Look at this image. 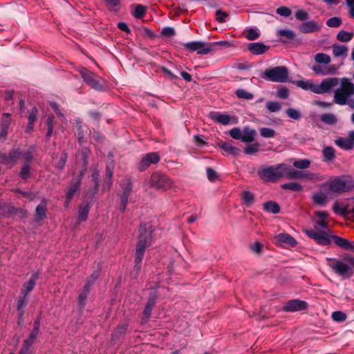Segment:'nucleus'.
I'll return each mask as SVG.
<instances>
[{"mask_svg":"<svg viewBox=\"0 0 354 354\" xmlns=\"http://www.w3.org/2000/svg\"><path fill=\"white\" fill-rule=\"evenodd\" d=\"M152 225L150 223L140 225L135 258V268L138 270H140L146 248L152 243Z\"/></svg>","mask_w":354,"mask_h":354,"instance_id":"1","label":"nucleus"},{"mask_svg":"<svg viewBox=\"0 0 354 354\" xmlns=\"http://www.w3.org/2000/svg\"><path fill=\"white\" fill-rule=\"evenodd\" d=\"M327 261L333 271L343 279H348L353 274L354 257L346 254L343 259L328 258Z\"/></svg>","mask_w":354,"mask_h":354,"instance_id":"2","label":"nucleus"},{"mask_svg":"<svg viewBox=\"0 0 354 354\" xmlns=\"http://www.w3.org/2000/svg\"><path fill=\"white\" fill-rule=\"evenodd\" d=\"M90 150L87 148H82L76 155L77 162H82V169L80 171V175L76 178L73 179L68 189L66 192V203L67 205L73 198L74 194L78 190L81 183L82 176L85 174L87 169L88 158L90 156Z\"/></svg>","mask_w":354,"mask_h":354,"instance_id":"3","label":"nucleus"},{"mask_svg":"<svg viewBox=\"0 0 354 354\" xmlns=\"http://www.w3.org/2000/svg\"><path fill=\"white\" fill-rule=\"evenodd\" d=\"M354 187V182L345 176L335 177L321 185L326 193H342L350 191Z\"/></svg>","mask_w":354,"mask_h":354,"instance_id":"4","label":"nucleus"},{"mask_svg":"<svg viewBox=\"0 0 354 354\" xmlns=\"http://www.w3.org/2000/svg\"><path fill=\"white\" fill-rule=\"evenodd\" d=\"M327 228L328 223L325 221H319L315 223L314 229H305L304 232L317 243L328 245L330 244V237L326 231Z\"/></svg>","mask_w":354,"mask_h":354,"instance_id":"5","label":"nucleus"},{"mask_svg":"<svg viewBox=\"0 0 354 354\" xmlns=\"http://www.w3.org/2000/svg\"><path fill=\"white\" fill-rule=\"evenodd\" d=\"M352 95H354V84L346 77L342 78L341 86L334 93V102L341 106L345 104L349 106L352 100L350 97Z\"/></svg>","mask_w":354,"mask_h":354,"instance_id":"6","label":"nucleus"},{"mask_svg":"<svg viewBox=\"0 0 354 354\" xmlns=\"http://www.w3.org/2000/svg\"><path fill=\"white\" fill-rule=\"evenodd\" d=\"M286 164L281 163L263 167L257 171L259 176L266 182H274L277 179L285 177Z\"/></svg>","mask_w":354,"mask_h":354,"instance_id":"7","label":"nucleus"},{"mask_svg":"<svg viewBox=\"0 0 354 354\" xmlns=\"http://www.w3.org/2000/svg\"><path fill=\"white\" fill-rule=\"evenodd\" d=\"M262 77L271 82H286L288 78V70L286 66H275L266 69Z\"/></svg>","mask_w":354,"mask_h":354,"instance_id":"8","label":"nucleus"},{"mask_svg":"<svg viewBox=\"0 0 354 354\" xmlns=\"http://www.w3.org/2000/svg\"><path fill=\"white\" fill-rule=\"evenodd\" d=\"M83 80L92 88L97 91L103 89V80L86 68L78 69Z\"/></svg>","mask_w":354,"mask_h":354,"instance_id":"9","label":"nucleus"},{"mask_svg":"<svg viewBox=\"0 0 354 354\" xmlns=\"http://www.w3.org/2000/svg\"><path fill=\"white\" fill-rule=\"evenodd\" d=\"M148 183L151 187L163 189H169L172 185V181L170 178L159 173H153L148 180Z\"/></svg>","mask_w":354,"mask_h":354,"instance_id":"10","label":"nucleus"},{"mask_svg":"<svg viewBox=\"0 0 354 354\" xmlns=\"http://www.w3.org/2000/svg\"><path fill=\"white\" fill-rule=\"evenodd\" d=\"M186 48L191 51H196L198 55H205L211 53L214 44L205 43L203 41H192L185 44Z\"/></svg>","mask_w":354,"mask_h":354,"instance_id":"11","label":"nucleus"},{"mask_svg":"<svg viewBox=\"0 0 354 354\" xmlns=\"http://www.w3.org/2000/svg\"><path fill=\"white\" fill-rule=\"evenodd\" d=\"M209 117L216 122L223 125L236 124L239 122V120L236 116H230L218 111L210 112Z\"/></svg>","mask_w":354,"mask_h":354,"instance_id":"12","label":"nucleus"},{"mask_svg":"<svg viewBox=\"0 0 354 354\" xmlns=\"http://www.w3.org/2000/svg\"><path fill=\"white\" fill-rule=\"evenodd\" d=\"M339 81L337 77H328L324 79L320 84H317V94H324L330 92L338 85Z\"/></svg>","mask_w":354,"mask_h":354,"instance_id":"13","label":"nucleus"},{"mask_svg":"<svg viewBox=\"0 0 354 354\" xmlns=\"http://www.w3.org/2000/svg\"><path fill=\"white\" fill-rule=\"evenodd\" d=\"M160 160V156L158 153L152 152L146 154L140 160L138 169L140 171L147 169L151 165L156 164Z\"/></svg>","mask_w":354,"mask_h":354,"instance_id":"14","label":"nucleus"},{"mask_svg":"<svg viewBox=\"0 0 354 354\" xmlns=\"http://www.w3.org/2000/svg\"><path fill=\"white\" fill-rule=\"evenodd\" d=\"M311 69L315 74L325 76L336 74L338 70V67L334 64L329 66H322L320 64H317L313 66Z\"/></svg>","mask_w":354,"mask_h":354,"instance_id":"15","label":"nucleus"},{"mask_svg":"<svg viewBox=\"0 0 354 354\" xmlns=\"http://www.w3.org/2000/svg\"><path fill=\"white\" fill-rule=\"evenodd\" d=\"M307 307L308 304L306 301L299 299H292L286 303L283 309L286 312H296L305 310Z\"/></svg>","mask_w":354,"mask_h":354,"instance_id":"16","label":"nucleus"},{"mask_svg":"<svg viewBox=\"0 0 354 354\" xmlns=\"http://www.w3.org/2000/svg\"><path fill=\"white\" fill-rule=\"evenodd\" d=\"M330 237L338 247L345 250L354 251V242L337 235H330Z\"/></svg>","mask_w":354,"mask_h":354,"instance_id":"17","label":"nucleus"},{"mask_svg":"<svg viewBox=\"0 0 354 354\" xmlns=\"http://www.w3.org/2000/svg\"><path fill=\"white\" fill-rule=\"evenodd\" d=\"M321 26L315 20H310L301 23L299 26V30L302 33H313L319 30Z\"/></svg>","mask_w":354,"mask_h":354,"instance_id":"18","label":"nucleus"},{"mask_svg":"<svg viewBox=\"0 0 354 354\" xmlns=\"http://www.w3.org/2000/svg\"><path fill=\"white\" fill-rule=\"evenodd\" d=\"M21 156V151L19 149H12L8 155H2L0 156V161L5 165L15 163Z\"/></svg>","mask_w":354,"mask_h":354,"instance_id":"19","label":"nucleus"},{"mask_svg":"<svg viewBox=\"0 0 354 354\" xmlns=\"http://www.w3.org/2000/svg\"><path fill=\"white\" fill-rule=\"evenodd\" d=\"M38 333L37 331L32 330L29 337L24 341L19 354H29V348L35 342Z\"/></svg>","mask_w":354,"mask_h":354,"instance_id":"20","label":"nucleus"},{"mask_svg":"<svg viewBox=\"0 0 354 354\" xmlns=\"http://www.w3.org/2000/svg\"><path fill=\"white\" fill-rule=\"evenodd\" d=\"M268 48L269 46L261 42L251 43L248 46V50L254 55H261L266 53Z\"/></svg>","mask_w":354,"mask_h":354,"instance_id":"21","label":"nucleus"},{"mask_svg":"<svg viewBox=\"0 0 354 354\" xmlns=\"http://www.w3.org/2000/svg\"><path fill=\"white\" fill-rule=\"evenodd\" d=\"M295 84L305 91H310L317 94V84L310 80H297Z\"/></svg>","mask_w":354,"mask_h":354,"instance_id":"22","label":"nucleus"},{"mask_svg":"<svg viewBox=\"0 0 354 354\" xmlns=\"http://www.w3.org/2000/svg\"><path fill=\"white\" fill-rule=\"evenodd\" d=\"M285 177L288 179H304V173L293 169L290 165H286Z\"/></svg>","mask_w":354,"mask_h":354,"instance_id":"23","label":"nucleus"},{"mask_svg":"<svg viewBox=\"0 0 354 354\" xmlns=\"http://www.w3.org/2000/svg\"><path fill=\"white\" fill-rule=\"evenodd\" d=\"M256 136L257 131L254 129L245 127L243 129L242 142H251L254 140Z\"/></svg>","mask_w":354,"mask_h":354,"instance_id":"24","label":"nucleus"},{"mask_svg":"<svg viewBox=\"0 0 354 354\" xmlns=\"http://www.w3.org/2000/svg\"><path fill=\"white\" fill-rule=\"evenodd\" d=\"M39 277V274L35 272L32 277L24 284V288L21 290V292H25L26 295H28V293L31 292L36 284V280Z\"/></svg>","mask_w":354,"mask_h":354,"instance_id":"25","label":"nucleus"},{"mask_svg":"<svg viewBox=\"0 0 354 354\" xmlns=\"http://www.w3.org/2000/svg\"><path fill=\"white\" fill-rule=\"evenodd\" d=\"M279 205L272 201H269L263 204V210L266 212L276 214L280 212Z\"/></svg>","mask_w":354,"mask_h":354,"instance_id":"26","label":"nucleus"},{"mask_svg":"<svg viewBox=\"0 0 354 354\" xmlns=\"http://www.w3.org/2000/svg\"><path fill=\"white\" fill-rule=\"evenodd\" d=\"M241 198L243 203L248 207H251L255 202L254 194L247 190L243 192Z\"/></svg>","mask_w":354,"mask_h":354,"instance_id":"27","label":"nucleus"},{"mask_svg":"<svg viewBox=\"0 0 354 354\" xmlns=\"http://www.w3.org/2000/svg\"><path fill=\"white\" fill-rule=\"evenodd\" d=\"M327 194L328 193L326 192L325 193L322 192H316L313 195L312 199L315 203L319 205H324L328 201Z\"/></svg>","mask_w":354,"mask_h":354,"instance_id":"28","label":"nucleus"},{"mask_svg":"<svg viewBox=\"0 0 354 354\" xmlns=\"http://www.w3.org/2000/svg\"><path fill=\"white\" fill-rule=\"evenodd\" d=\"M277 240L281 243H285L291 246H295L297 243V241L292 236L286 233L279 234L277 236Z\"/></svg>","mask_w":354,"mask_h":354,"instance_id":"29","label":"nucleus"},{"mask_svg":"<svg viewBox=\"0 0 354 354\" xmlns=\"http://www.w3.org/2000/svg\"><path fill=\"white\" fill-rule=\"evenodd\" d=\"M28 295L25 292H21L19 297L17 308L19 313V317L21 318L24 315V308L27 304Z\"/></svg>","mask_w":354,"mask_h":354,"instance_id":"30","label":"nucleus"},{"mask_svg":"<svg viewBox=\"0 0 354 354\" xmlns=\"http://www.w3.org/2000/svg\"><path fill=\"white\" fill-rule=\"evenodd\" d=\"M333 54L336 57H346L348 55V48L344 45L335 44L333 46Z\"/></svg>","mask_w":354,"mask_h":354,"instance_id":"31","label":"nucleus"},{"mask_svg":"<svg viewBox=\"0 0 354 354\" xmlns=\"http://www.w3.org/2000/svg\"><path fill=\"white\" fill-rule=\"evenodd\" d=\"M219 147L227 154L237 156L240 151L239 148L234 147L232 144L228 142H222L219 145Z\"/></svg>","mask_w":354,"mask_h":354,"instance_id":"32","label":"nucleus"},{"mask_svg":"<svg viewBox=\"0 0 354 354\" xmlns=\"http://www.w3.org/2000/svg\"><path fill=\"white\" fill-rule=\"evenodd\" d=\"M314 59L316 63L319 64H324L326 66H328L331 62L330 57L324 53H318L315 54L314 56Z\"/></svg>","mask_w":354,"mask_h":354,"instance_id":"33","label":"nucleus"},{"mask_svg":"<svg viewBox=\"0 0 354 354\" xmlns=\"http://www.w3.org/2000/svg\"><path fill=\"white\" fill-rule=\"evenodd\" d=\"M335 143L341 149L344 150L352 149V145L348 141V138L339 137L335 140Z\"/></svg>","mask_w":354,"mask_h":354,"instance_id":"34","label":"nucleus"},{"mask_svg":"<svg viewBox=\"0 0 354 354\" xmlns=\"http://www.w3.org/2000/svg\"><path fill=\"white\" fill-rule=\"evenodd\" d=\"M46 203L42 201L36 207L35 216L39 221H42L46 218Z\"/></svg>","mask_w":354,"mask_h":354,"instance_id":"35","label":"nucleus"},{"mask_svg":"<svg viewBox=\"0 0 354 354\" xmlns=\"http://www.w3.org/2000/svg\"><path fill=\"white\" fill-rule=\"evenodd\" d=\"M156 304V299L154 295L151 296L149 299H148V301L147 303V305L144 310V315L145 318L147 319L149 316L151 315V311L153 308L154 307Z\"/></svg>","mask_w":354,"mask_h":354,"instance_id":"36","label":"nucleus"},{"mask_svg":"<svg viewBox=\"0 0 354 354\" xmlns=\"http://www.w3.org/2000/svg\"><path fill=\"white\" fill-rule=\"evenodd\" d=\"M89 205L88 203L82 205L78 210V219L80 221H85L88 215Z\"/></svg>","mask_w":354,"mask_h":354,"instance_id":"37","label":"nucleus"},{"mask_svg":"<svg viewBox=\"0 0 354 354\" xmlns=\"http://www.w3.org/2000/svg\"><path fill=\"white\" fill-rule=\"evenodd\" d=\"M353 34L352 32L341 30L337 35V39L341 42H348L353 38Z\"/></svg>","mask_w":354,"mask_h":354,"instance_id":"38","label":"nucleus"},{"mask_svg":"<svg viewBox=\"0 0 354 354\" xmlns=\"http://www.w3.org/2000/svg\"><path fill=\"white\" fill-rule=\"evenodd\" d=\"M281 187L283 189H290L292 191L299 192L301 191L303 187L302 185L298 183L290 182L282 184Z\"/></svg>","mask_w":354,"mask_h":354,"instance_id":"39","label":"nucleus"},{"mask_svg":"<svg viewBox=\"0 0 354 354\" xmlns=\"http://www.w3.org/2000/svg\"><path fill=\"white\" fill-rule=\"evenodd\" d=\"M11 124V115L8 113H4L2 115L1 121V129L7 130L8 131L9 127Z\"/></svg>","mask_w":354,"mask_h":354,"instance_id":"40","label":"nucleus"},{"mask_svg":"<svg viewBox=\"0 0 354 354\" xmlns=\"http://www.w3.org/2000/svg\"><path fill=\"white\" fill-rule=\"evenodd\" d=\"M235 93L236 96L240 99H244V100H252L254 97V95L252 93L248 92V91L243 89V88H239L236 90Z\"/></svg>","mask_w":354,"mask_h":354,"instance_id":"41","label":"nucleus"},{"mask_svg":"<svg viewBox=\"0 0 354 354\" xmlns=\"http://www.w3.org/2000/svg\"><path fill=\"white\" fill-rule=\"evenodd\" d=\"M323 155L327 161H331L335 158V150L331 147H326L323 149Z\"/></svg>","mask_w":354,"mask_h":354,"instance_id":"42","label":"nucleus"},{"mask_svg":"<svg viewBox=\"0 0 354 354\" xmlns=\"http://www.w3.org/2000/svg\"><path fill=\"white\" fill-rule=\"evenodd\" d=\"M322 121L327 124H333L337 122V118L335 115L332 113H325L321 116Z\"/></svg>","mask_w":354,"mask_h":354,"instance_id":"43","label":"nucleus"},{"mask_svg":"<svg viewBox=\"0 0 354 354\" xmlns=\"http://www.w3.org/2000/svg\"><path fill=\"white\" fill-rule=\"evenodd\" d=\"M286 115L291 119L299 120L301 118V112L295 109L289 108L286 111Z\"/></svg>","mask_w":354,"mask_h":354,"instance_id":"44","label":"nucleus"},{"mask_svg":"<svg viewBox=\"0 0 354 354\" xmlns=\"http://www.w3.org/2000/svg\"><path fill=\"white\" fill-rule=\"evenodd\" d=\"M293 165L297 169H305L310 167V162L308 159H301L295 161Z\"/></svg>","mask_w":354,"mask_h":354,"instance_id":"45","label":"nucleus"},{"mask_svg":"<svg viewBox=\"0 0 354 354\" xmlns=\"http://www.w3.org/2000/svg\"><path fill=\"white\" fill-rule=\"evenodd\" d=\"M342 19L338 17H334L328 19L326 24L328 27L331 28H337L341 26L342 24Z\"/></svg>","mask_w":354,"mask_h":354,"instance_id":"46","label":"nucleus"},{"mask_svg":"<svg viewBox=\"0 0 354 354\" xmlns=\"http://www.w3.org/2000/svg\"><path fill=\"white\" fill-rule=\"evenodd\" d=\"M304 179L310 180L313 183H318L324 180V178L318 174L306 173L304 174Z\"/></svg>","mask_w":354,"mask_h":354,"instance_id":"47","label":"nucleus"},{"mask_svg":"<svg viewBox=\"0 0 354 354\" xmlns=\"http://www.w3.org/2000/svg\"><path fill=\"white\" fill-rule=\"evenodd\" d=\"M277 35L281 37H285L289 40H292L295 37V33L292 30H277Z\"/></svg>","mask_w":354,"mask_h":354,"instance_id":"48","label":"nucleus"},{"mask_svg":"<svg viewBox=\"0 0 354 354\" xmlns=\"http://www.w3.org/2000/svg\"><path fill=\"white\" fill-rule=\"evenodd\" d=\"M229 134L232 138L242 141L243 129L238 127L232 128L230 130Z\"/></svg>","mask_w":354,"mask_h":354,"instance_id":"49","label":"nucleus"},{"mask_svg":"<svg viewBox=\"0 0 354 354\" xmlns=\"http://www.w3.org/2000/svg\"><path fill=\"white\" fill-rule=\"evenodd\" d=\"M267 109L270 112H277L281 109V104L278 102L269 101L266 104Z\"/></svg>","mask_w":354,"mask_h":354,"instance_id":"50","label":"nucleus"},{"mask_svg":"<svg viewBox=\"0 0 354 354\" xmlns=\"http://www.w3.org/2000/svg\"><path fill=\"white\" fill-rule=\"evenodd\" d=\"M259 132L263 138H273L275 136V131L271 128L263 127L260 129Z\"/></svg>","mask_w":354,"mask_h":354,"instance_id":"51","label":"nucleus"},{"mask_svg":"<svg viewBox=\"0 0 354 354\" xmlns=\"http://www.w3.org/2000/svg\"><path fill=\"white\" fill-rule=\"evenodd\" d=\"M89 290H90V288H88V286L85 285L84 286L82 292L79 295V304L80 306H83L84 305L85 301L87 298Z\"/></svg>","mask_w":354,"mask_h":354,"instance_id":"52","label":"nucleus"},{"mask_svg":"<svg viewBox=\"0 0 354 354\" xmlns=\"http://www.w3.org/2000/svg\"><path fill=\"white\" fill-rule=\"evenodd\" d=\"M259 147L258 143L248 145L245 147V153L249 155L254 154L259 151Z\"/></svg>","mask_w":354,"mask_h":354,"instance_id":"53","label":"nucleus"},{"mask_svg":"<svg viewBox=\"0 0 354 354\" xmlns=\"http://www.w3.org/2000/svg\"><path fill=\"white\" fill-rule=\"evenodd\" d=\"M332 318L335 322H342L346 320V315L342 311H335L332 313Z\"/></svg>","mask_w":354,"mask_h":354,"instance_id":"54","label":"nucleus"},{"mask_svg":"<svg viewBox=\"0 0 354 354\" xmlns=\"http://www.w3.org/2000/svg\"><path fill=\"white\" fill-rule=\"evenodd\" d=\"M277 14L284 17H288L291 15L292 11L286 6H281L276 10Z\"/></svg>","mask_w":354,"mask_h":354,"instance_id":"55","label":"nucleus"},{"mask_svg":"<svg viewBox=\"0 0 354 354\" xmlns=\"http://www.w3.org/2000/svg\"><path fill=\"white\" fill-rule=\"evenodd\" d=\"M260 33L257 29L249 28L247 30L246 38L249 40H254L259 38Z\"/></svg>","mask_w":354,"mask_h":354,"instance_id":"56","label":"nucleus"},{"mask_svg":"<svg viewBox=\"0 0 354 354\" xmlns=\"http://www.w3.org/2000/svg\"><path fill=\"white\" fill-rule=\"evenodd\" d=\"M132 190V185L131 182L129 179H126L124 180V183L122 184V194L130 195Z\"/></svg>","mask_w":354,"mask_h":354,"instance_id":"57","label":"nucleus"},{"mask_svg":"<svg viewBox=\"0 0 354 354\" xmlns=\"http://www.w3.org/2000/svg\"><path fill=\"white\" fill-rule=\"evenodd\" d=\"M145 13V9L144 6L142 5H138L134 10L133 16L136 18L140 19L144 16Z\"/></svg>","mask_w":354,"mask_h":354,"instance_id":"58","label":"nucleus"},{"mask_svg":"<svg viewBox=\"0 0 354 354\" xmlns=\"http://www.w3.org/2000/svg\"><path fill=\"white\" fill-rule=\"evenodd\" d=\"M216 21L219 23H224L226 21V18L228 17V14L226 12L218 10L216 12Z\"/></svg>","mask_w":354,"mask_h":354,"instance_id":"59","label":"nucleus"},{"mask_svg":"<svg viewBox=\"0 0 354 354\" xmlns=\"http://www.w3.org/2000/svg\"><path fill=\"white\" fill-rule=\"evenodd\" d=\"M277 96L281 99L288 98L289 96L288 89L285 86H282L281 88L278 89L277 92Z\"/></svg>","mask_w":354,"mask_h":354,"instance_id":"60","label":"nucleus"},{"mask_svg":"<svg viewBox=\"0 0 354 354\" xmlns=\"http://www.w3.org/2000/svg\"><path fill=\"white\" fill-rule=\"evenodd\" d=\"M206 173L208 180L211 182L215 181L218 178L217 173L211 167L207 168Z\"/></svg>","mask_w":354,"mask_h":354,"instance_id":"61","label":"nucleus"},{"mask_svg":"<svg viewBox=\"0 0 354 354\" xmlns=\"http://www.w3.org/2000/svg\"><path fill=\"white\" fill-rule=\"evenodd\" d=\"M50 106L53 109V110L56 113L57 115L59 118H60V119L62 122L66 121L64 114L60 111V109L59 108V105L57 104H56L55 102H50Z\"/></svg>","mask_w":354,"mask_h":354,"instance_id":"62","label":"nucleus"},{"mask_svg":"<svg viewBox=\"0 0 354 354\" xmlns=\"http://www.w3.org/2000/svg\"><path fill=\"white\" fill-rule=\"evenodd\" d=\"M308 14L304 10H298L295 12V17L299 21H304L308 19Z\"/></svg>","mask_w":354,"mask_h":354,"instance_id":"63","label":"nucleus"},{"mask_svg":"<svg viewBox=\"0 0 354 354\" xmlns=\"http://www.w3.org/2000/svg\"><path fill=\"white\" fill-rule=\"evenodd\" d=\"M67 160V156L66 153H63L61 155L58 162H55V167L58 169H62L65 164H66V162Z\"/></svg>","mask_w":354,"mask_h":354,"instance_id":"64","label":"nucleus"}]
</instances>
